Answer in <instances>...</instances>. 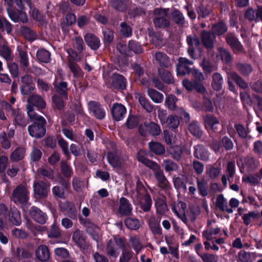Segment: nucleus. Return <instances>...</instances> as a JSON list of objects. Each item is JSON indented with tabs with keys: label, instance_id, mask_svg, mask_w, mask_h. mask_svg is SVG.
<instances>
[{
	"label": "nucleus",
	"instance_id": "nucleus-10",
	"mask_svg": "<svg viewBox=\"0 0 262 262\" xmlns=\"http://www.w3.org/2000/svg\"><path fill=\"white\" fill-rule=\"evenodd\" d=\"M79 220L80 223L86 228V232L92 236L94 240L97 241L99 228L87 219L80 217Z\"/></svg>",
	"mask_w": 262,
	"mask_h": 262
},
{
	"label": "nucleus",
	"instance_id": "nucleus-41",
	"mask_svg": "<svg viewBox=\"0 0 262 262\" xmlns=\"http://www.w3.org/2000/svg\"><path fill=\"white\" fill-rule=\"evenodd\" d=\"M188 129L192 135L197 138H201L203 135V132L196 121H193L189 124Z\"/></svg>",
	"mask_w": 262,
	"mask_h": 262
},
{
	"label": "nucleus",
	"instance_id": "nucleus-34",
	"mask_svg": "<svg viewBox=\"0 0 262 262\" xmlns=\"http://www.w3.org/2000/svg\"><path fill=\"white\" fill-rule=\"evenodd\" d=\"M159 75L161 79L166 84H173L174 83V79L171 73L165 69H159Z\"/></svg>",
	"mask_w": 262,
	"mask_h": 262
},
{
	"label": "nucleus",
	"instance_id": "nucleus-24",
	"mask_svg": "<svg viewBox=\"0 0 262 262\" xmlns=\"http://www.w3.org/2000/svg\"><path fill=\"white\" fill-rule=\"evenodd\" d=\"M193 156L196 159L205 161L209 159V153L203 145L200 144L196 145L193 147Z\"/></svg>",
	"mask_w": 262,
	"mask_h": 262
},
{
	"label": "nucleus",
	"instance_id": "nucleus-57",
	"mask_svg": "<svg viewBox=\"0 0 262 262\" xmlns=\"http://www.w3.org/2000/svg\"><path fill=\"white\" fill-rule=\"evenodd\" d=\"M258 217V214L254 211L249 212L244 214L242 219L245 225H248Z\"/></svg>",
	"mask_w": 262,
	"mask_h": 262
},
{
	"label": "nucleus",
	"instance_id": "nucleus-18",
	"mask_svg": "<svg viewBox=\"0 0 262 262\" xmlns=\"http://www.w3.org/2000/svg\"><path fill=\"white\" fill-rule=\"evenodd\" d=\"M111 113L113 118L117 121L123 119L126 113L125 106L120 103H114L111 109Z\"/></svg>",
	"mask_w": 262,
	"mask_h": 262
},
{
	"label": "nucleus",
	"instance_id": "nucleus-46",
	"mask_svg": "<svg viewBox=\"0 0 262 262\" xmlns=\"http://www.w3.org/2000/svg\"><path fill=\"white\" fill-rule=\"evenodd\" d=\"M228 30V27L222 21L214 24L212 27V32L215 35H221L225 33Z\"/></svg>",
	"mask_w": 262,
	"mask_h": 262
},
{
	"label": "nucleus",
	"instance_id": "nucleus-53",
	"mask_svg": "<svg viewBox=\"0 0 262 262\" xmlns=\"http://www.w3.org/2000/svg\"><path fill=\"white\" fill-rule=\"evenodd\" d=\"M126 227L131 230H137L140 228V225L138 219L127 217L124 220Z\"/></svg>",
	"mask_w": 262,
	"mask_h": 262
},
{
	"label": "nucleus",
	"instance_id": "nucleus-48",
	"mask_svg": "<svg viewBox=\"0 0 262 262\" xmlns=\"http://www.w3.org/2000/svg\"><path fill=\"white\" fill-rule=\"evenodd\" d=\"M141 118L140 116H136L134 115H130L126 122V125L128 128L132 129L136 127Z\"/></svg>",
	"mask_w": 262,
	"mask_h": 262
},
{
	"label": "nucleus",
	"instance_id": "nucleus-52",
	"mask_svg": "<svg viewBox=\"0 0 262 262\" xmlns=\"http://www.w3.org/2000/svg\"><path fill=\"white\" fill-rule=\"evenodd\" d=\"M36 57L39 61L48 63L50 60V53L46 50L40 49L37 52Z\"/></svg>",
	"mask_w": 262,
	"mask_h": 262
},
{
	"label": "nucleus",
	"instance_id": "nucleus-20",
	"mask_svg": "<svg viewBox=\"0 0 262 262\" xmlns=\"http://www.w3.org/2000/svg\"><path fill=\"white\" fill-rule=\"evenodd\" d=\"M13 118L14 125L23 128H25L28 123L27 119L25 115L19 110L13 111V113L11 114Z\"/></svg>",
	"mask_w": 262,
	"mask_h": 262
},
{
	"label": "nucleus",
	"instance_id": "nucleus-59",
	"mask_svg": "<svg viewBox=\"0 0 262 262\" xmlns=\"http://www.w3.org/2000/svg\"><path fill=\"white\" fill-rule=\"evenodd\" d=\"M20 31L23 36L28 40H34L36 38V34L34 31L26 26H22Z\"/></svg>",
	"mask_w": 262,
	"mask_h": 262
},
{
	"label": "nucleus",
	"instance_id": "nucleus-23",
	"mask_svg": "<svg viewBox=\"0 0 262 262\" xmlns=\"http://www.w3.org/2000/svg\"><path fill=\"white\" fill-rule=\"evenodd\" d=\"M60 183L63 187L59 186H54L52 188V193L55 197L64 199L66 198L65 189H67L69 187L70 184L64 179L62 180Z\"/></svg>",
	"mask_w": 262,
	"mask_h": 262
},
{
	"label": "nucleus",
	"instance_id": "nucleus-35",
	"mask_svg": "<svg viewBox=\"0 0 262 262\" xmlns=\"http://www.w3.org/2000/svg\"><path fill=\"white\" fill-rule=\"evenodd\" d=\"M253 252H248L245 250L241 251L238 254V260L241 262H253L256 257Z\"/></svg>",
	"mask_w": 262,
	"mask_h": 262
},
{
	"label": "nucleus",
	"instance_id": "nucleus-30",
	"mask_svg": "<svg viewBox=\"0 0 262 262\" xmlns=\"http://www.w3.org/2000/svg\"><path fill=\"white\" fill-rule=\"evenodd\" d=\"M171 19L176 25L182 27L185 24V18L179 10L174 9L171 12Z\"/></svg>",
	"mask_w": 262,
	"mask_h": 262
},
{
	"label": "nucleus",
	"instance_id": "nucleus-39",
	"mask_svg": "<svg viewBox=\"0 0 262 262\" xmlns=\"http://www.w3.org/2000/svg\"><path fill=\"white\" fill-rule=\"evenodd\" d=\"M196 183L199 194L203 197L206 196L208 194V185L204 179L197 178Z\"/></svg>",
	"mask_w": 262,
	"mask_h": 262
},
{
	"label": "nucleus",
	"instance_id": "nucleus-3",
	"mask_svg": "<svg viewBox=\"0 0 262 262\" xmlns=\"http://www.w3.org/2000/svg\"><path fill=\"white\" fill-rule=\"evenodd\" d=\"M117 246L121 249L125 248L126 247L125 238L114 236L112 239H110L106 246V254L114 258L117 257L119 252Z\"/></svg>",
	"mask_w": 262,
	"mask_h": 262
},
{
	"label": "nucleus",
	"instance_id": "nucleus-5",
	"mask_svg": "<svg viewBox=\"0 0 262 262\" xmlns=\"http://www.w3.org/2000/svg\"><path fill=\"white\" fill-rule=\"evenodd\" d=\"M11 200L16 204L26 203L29 200V191L27 188L21 184L18 185L12 191Z\"/></svg>",
	"mask_w": 262,
	"mask_h": 262
},
{
	"label": "nucleus",
	"instance_id": "nucleus-16",
	"mask_svg": "<svg viewBox=\"0 0 262 262\" xmlns=\"http://www.w3.org/2000/svg\"><path fill=\"white\" fill-rule=\"evenodd\" d=\"M132 206L129 201L124 197L119 200V205L118 209L121 216H130L132 214Z\"/></svg>",
	"mask_w": 262,
	"mask_h": 262
},
{
	"label": "nucleus",
	"instance_id": "nucleus-22",
	"mask_svg": "<svg viewBox=\"0 0 262 262\" xmlns=\"http://www.w3.org/2000/svg\"><path fill=\"white\" fill-rule=\"evenodd\" d=\"M37 258L41 261L47 262L50 257V253L48 247L44 245H39L36 250Z\"/></svg>",
	"mask_w": 262,
	"mask_h": 262
},
{
	"label": "nucleus",
	"instance_id": "nucleus-38",
	"mask_svg": "<svg viewBox=\"0 0 262 262\" xmlns=\"http://www.w3.org/2000/svg\"><path fill=\"white\" fill-rule=\"evenodd\" d=\"M147 94L152 101L156 103H161L163 101V95L154 89H148Z\"/></svg>",
	"mask_w": 262,
	"mask_h": 262
},
{
	"label": "nucleus",
	"instance_id": "nucleus-33",
	"mask_svg": "<svg viewBox=\"0 0 262 262\" xmlns=\"http://www.w3.org/2000/svg\"><path fill=\"white\" fill-rule=\"evenodd\" d=\"M137 158L139 161L141 162L147 167L153 170L154 172L158 170L160 168H161L157 163L146 158L145 157L140 154L139 153L138 154Z\"/></svg>",
	"mask_w": 262,
	"mask_h": 262
},
{
	"label": "nucleus",
	"instance_id": "nucleus-42",
	"mask_svg": "<svg viewBox=\"0 0 262 262\" xmlns=\"http://www.w3.org/2000/svg\"><path fill=\"white\" fill-rule=\"evenodd\" d=\"M177 101L178 99L174 95L170 94L165 99V105L171 111H177L178 110L176 105Z\"/></svg>",
	"mask_w": 262,
	"mask_h": 262
},
{
	"label": "nucleus",
	"instance_id": "nucleus-17",
	"mask_svg": "<svg viewBox=\"0 0 262 262\" xmlns=\"http://www.w3.org/2000/svg\"><path fill=\"white\" fill-rule=\"evenodd\" d=\"M187 42L188 45L187 49L188 53L190 56L195 59L194 47H198L200 45V41L199 37L195 34L190 35L187 37Z\"/></svg>",
	"mask_w": 262,
	"mask_h": 262
},
{
	"label": "nucleus",
	"instance_id": "nucleus-40",
	"mask_svg": "<svg viewBox=\"0 0 262 262\" xmlns=\"http://www.w3.org/2000/svg\"><path fill=\"white\" fill-rule=\"evenodd\" d=\"M0 55L7 62L12 61L14 57L11 49L7 45H3L0 49Z\"/></svg>",
	"mask_w": 262,
	"mask_h": 262
},
{
	"label": "nucleus",
	"instance_id": "nucleus-8",
	"mask_svg": "<svg viewBox=\"0 0 262 262\" xmlns=\"http://www.w3.org/2000/svg\"><path fill=\"white\" fill-rule=\"evenodd\" d=\"M20 82L22 83L20 87L21 94L29 95L34 90L35 87L32 85L33 78L31 75L26 74L21 76Z\"/></svg>",
	"mask_w": 262,
	"mask_h": 262
},
{
	"label": "nucleus",
	"instance_id": "nucleus-49",
	"mask_svg": "<svg viewBox=\"0 0 262 262\" xmlns=\"http://www.w3.org/2000/svg\"><path fill=\"white\" fill-rule=\"evenodd\" d=\"M68 64L74 77H78L81 76L82 71L81 68L75 61H73L72 59H68Z\"/></svg>",
	"mask_w": 262,
	"mask_h": 262
},
{
	"label": "nucleus",
	"instance_id": "nucleus-27",
	"mask_svg": "<svg viewBox=\"0 0 262 262\" xmlns=\"http://www.w3.org/2000/svg\"><path fill=\"white\" fill-rule=\"evenodd\" d=\"M186 206V203L180 202L177 204V207L173 206L172 208V211L177 215V216L185 223H186L187 222V219L185 214Z\"/></svg>",
	"mask_w": 262,
	"mask_h": 262
},
{
	"label": "nucleus",
	"instance_id": "nucleus-11",
	"mask_svg": "<svg viewBox=\"0 0 262 262\" xmlns=\"http://www.w3.org/2000/svg\"><path fill=\"white\" fill-rule=\"evenodd\" d=\"M88 108L93 115L99 120L103 119L105 116V112L101 105L96 101H91L88 103Z\"/></svg>",
	"mask_w": 262,
	"mask_h": 262
},
{
	"label": "nucleus",
	"instance_id": "nucleus-7",
	"mask_svg": "<svg viewBox=\"0 0 262 262\" xmlns=\"http://www.w3.org/2000/svg\"><path fill=\"white\" fill-rule=\"evenodd\" d=\"M28 104L27 105V114L28 115V111L31 110L33 114H36L34 112L33 106H36L40 108H45L46 107V102L41 97L37 94H32L29 96L27 99Z\"/></svg>",
	"mask_w": 262,
	"mask_h": 262
},
{
	"label": "nucleus",
	"instance_id": "nucleus-6",
	"mask_svg": "<svg viewBox=\"0 0 262 262\" xmlns=\"http://www.w3.org/2000/svg\"><path fill=\"white\" fill-rule=\"evenodd\" d=\"M50 183L41 180L35 181L33 183L34 195L38 199H45L48 194Z\"/></svg>",
	"mask_w": 262,
	"mask_h": 262
},
{
	"label": "nucleus",
	"instance_id": "nucleus-15",
	"mask_svg": "<svg viewBox=\"0 0 262 262\" xmlns=\"http://www.w3.org/2000/svg\"><path fill=\"white\" fill-rule=\"evenodd\" d=\"M29 214L34 221L40 224H45L47 220L46 214L35 206L30 208Z\"/></svg>",
	"mask_w": 262,
	"mask_h": 262
},
{
	"label": "nucleus",
	"instance_id": "nucleus-45",
	"mask_svg": "<svg viewBox=\"0 0 262 262\" xmlns=\"http://www.w3.org/2000/svg\"><path fill=\"white\" fill-rule=\"evenodd\" d=\"M150 150L156 155H161L165 153V150L164 146L157 142H151L148 144Z\"/></svg>",
	"mask_w": 262,
	"mask_h": 262
},
{
	"label": "nucleus",
	"instance_id": "nucleus-55",
	"mask_svg": "<svg viewBox=\"0 0 262 262\" xmlns=\"http://www.w3.org/2000/svg\"><path fill=\"white\" fill-rule=\"evenodd\" d=\"M7 66L9 72L13 78H16L19 75L18 65L15 62H7Z\"/></svg>",
	"mask_w": 262,
	"mask_h": 262
},
{
	"label": "nucleus",
	"instance_id": "nucleus-14",
	"mask_svg": "<svg viewBox=\"0 0 262 262\" xmlns=\"http://www.w3.org/2000/svg\"><path fill=\"white\" fill-rule=\"evenodd\" d=\"M156 62L161 68L168 69L172 64V62L168 55L164 52L157 51L154 54Z\"/></svg>",
	"mask_w": 262,
	"mask_h": 262
},
{
	"label": "nucleus",
	"instance_id": "nucleus-28",
	"mask_svg": "<svg viewBox=\"0 0 262 262\" xmlns=\"http://www.w3.org/2000/svg\"><path fill=\"white\" fill-rule=\"evenodd\" d=\"M154 175L158 181V186L160 187L163 189H166L169 188V184L164 175L163 171L161 168L154 172Z\"/></svg>",
	"mask_w": 262,
	"mask_h": 262
},
{
	"label": "nucleus",
	"instance_id": "nucleus-13",
	"mask_svg": "<svg viewBox=\"0 0 262 262\" xmlns=\"http://www.w3.org/2000/svg\"><path fill=\"white\" fill-rule=\"evenodd\" d=\"M7 11L9 17L15 23L20 21L23 23H26L28 21L26 13L22 11L14 10L12 7H7Z\"/></svg>",
	"mask_w": 262,
	"mask_h": 262
},
{
	"label": "nucleus",
	"instance_id": "nucleus-32",
	"mask_svg": "<svg viewBox=\"0 0 262 262\" xmlns=\"http://www.w3.org/2000/svg\"><path fill=\"white\" fill-rule=\"evenodd\" d=\"M26 152L25 148L18 147L11 154L10 159L12 162H17L21 160L24 158Z\"/></svg>",
	"mask_w": 262,
	"mask_h": 262
},
{
	"label": "nucleus",
	"instance_id": "nucleus-2",
	"mask_svg": "<svg viewBox=\"0 0 262 262\" xmlns=\"http://www.w3.org/2000/svg\"><path fill=\"white\" fill-rule=\"evenodd\" d=\"M168 8H157L153 10V23L156 28L165 29L170 26V20L167 18Z\"/></svg>",
	"mask_w": 262,
	"mask_h": 262
},
{
	"label": "nucleus",
	"instance_id": "nucleus-54",
	"mask_svg": "<svg viewBox=\"0 0 262 262\" xmlns=\"http://www.w3.org/2000/svg\"><path fill=\"white\" fill-rule=\"evenodd\" d=\"M152 201L150 195L146 193L144 195L143 201L141 202V207L145 211H148L151 208Z\"/></svg>",
	"mask_w": 262,
	"mask_h": 262
},
{
	"label": "nucleus",
	"instance_id": "nucleus-1",
	"mask_svg": "<svg viewBox=\"0 0 262 262\" xmlns=\"http://www.w3.org/2000/svg\"><path fill=\"white\" fill-rule=\"evenodd\" d=\"M28 117L34 123L29 125L28 130L29 135L35 138H41L46 134L45 119L37 114H33L31 110L28 111Z\"/></svg>",
	"mask_w": 262,
	"mask_h": 262
},
{
	"label": "nucleus",
	"instance_id": "nucleus-51",
	"mask_svg": "<svg viewBox=\"0 0 262 262\" xmlns=\"http://www.w3.org/2000/svg\"><path fill=\"white\" fill-rule=\"evenodd\" d=\"M10 222L15 226L19 225L21 223L19 212L15 208L11 209L9 214Z\"/></svg>",
	"mask_w": 262,
	"mask_h": 262
},
{
	"label": "nucleus",
	"instance_id": "nucleus-47",
	"mask_svg": "<svg viewBox=\"0 0 262 262\" xmlns=\"http://www.w3.org/2000/svg\"><path fill=\"white\" fill-rule=\"evenodd\" d=\"M138 96V101L142 107L148 113L152 112L154 110V105L145 96L139 94Z\"/></svg>",
	"mask_w": 262,
	"mask_h": 262
},
{
	"label": "nucleus",
	"instance_id": "nucleus-25",
	"mask_svg": "<svg viewBox=\"0 0 262 262\" xmlns=\"http://www.w3.org/2000/svg\"><path fill=\"white\" fill-rule=\"evenodd\" d=\"M160 218L151 215L148 220V224L152 233L154 234L161 235L162 230L160 225Z\"/></svg>",
	"mask_w": 262,
	"mask_h": 262
},
{
	"label": "nucleus",
	"instance_id": "nucleus-58",
	"mask_svg": "<svg viewBox=\"0 0 262 262\" xmlns=\"http://www.w3.org/2000/svg\"><path fill=\"white\" fill-rule=\"evenodd\" d=\"M63 99L62 96L55 94L52 97V102L54 106L58 110H62L64 107Z\"/></svg>",
	"mask_w": 262,
	"mask_h": 262
},
{
	"label": "nucleus",
	"instance_id": "nucleus-64",
	"mask_svg": "<svg viewBox=\"0 0 262 262\" xmlns=\"http://www.w3.org/2000/svg\"><path fill=\"white\" fill-rule=\"evenodd\" d=\"M110 4L114 9L119 11L123 12L127 9L126 4L121 0H112Z\"/></svg>",
	"mask_w": 262,
	"mask_h": 262
},
{
	"label": "nucleus",
	"instance_id": "nucleus-19",
	"mask_svg": "<svg viewBox=\"0 0 262 262\" xmlns=\"http://www.w3.org/2000/svg\"><path fill=\"white\" fill-rule=\"evenodd\" d=\"M53 85L55 91L57 93L56 94L62 96L65 99H68V91L69 89L67 82L62 81H58V79L56 78L53 83Z\"/></svg>",
	"mask_w": 262,
	"mask_h": 262
},
{
	"label": "nucleus",
	"instance_id": "nucleus-43",
	"mask_svg": "<svg viewBox=\"0 0 262 262\" xmlns=\"http://www.w3.org/2000/svg\"><path fill=\"white\" fill-rule=\"evenodd\" d=\"M223 83V78L220 74L215 73L212 75V82L211 85L214 90L216 91H220L222 88Z\"/></svg>",
	"mask_w": 262,
	"mask_h": 262
},
{
	"label": "nucleus",
	"instance_id": "nucleus-21",
	"mask_svg": "<svg viewBox=\"0 0 262 262\" xmlns=\"http://www.w3.org/2000/svg\"><path fill=\"white\" fill-rule=\"evenodd\" d=\"M201 39L205 48L207 49H212L214 47L215 36L212 32L204 30L202 32Z\"/></svg>",
	"mask_w": 262,
	"mask_h": 262
},
{
	"label": "nucleus",
	"instance_id": "nucleus-56",
	"mask_svg": "<svg viewBox=\"0 0 262 262\" xmlns=\"http://www.w3.org/2000/svg\"><path fill=\"white\" fill-rule=\"evenodd\" d=\"M72 239L78 245L81 246L83 244L85 238L82 232L79 229H76L73 233Z\"/></svg>",
	"mask_w": 262,
	"mask_h": 262
},
{
	"label": "nucleus",
	"instance_id": "nucleus-50",
	"mask_svg": "<svg viewBox=\"0 0 262 262\" xmlns=\"http://www.w3.org/2000/svg\"><path fill=\"white\" fill-rule=\"evenodd\" d=\"M145 127L149 133L152 136H158L161 133V128L159 125L154 122H151L148 124L145 123Z\"/></svg>",
	"mask_w": 262,
	"mask_h": 262
},
{
	"label": "nucleus",
	"instance_id": "nucleus-44",
	"mask_svg": "<svg viewBox=\"0 0 262 262\" xmlns=\"http://www.w3.org/2000/svg\"><path fill=\"white\" fill-rule=\"evenodd\" d=\"M215 205L222 211L229 212L227 201L223 194H220L217 196L216 199Z\"/></svg>",
	"mask_w": 262,
	"mask_h": 262
},
{
	"label": "nucleus",
	"instance_id": "nucleus-26",
	"mask_svg": "<svg viewBox=\"0 0 262 262\" xmlns=\"http://www.w3.org/2000/svg\"><path fill=\"white\" fill-rule=\"evenodd\" d=\"M149 36L151 37V42L156 48H161L165 45L163 35L161 32H149Z\"/></svg>",
	"mask_w": 262,
	"mask_h": 262
},
{
	"label": "nucleus",
	"instance_id": "nucleus-62",
	"mask_svg": "<svg viewBox=\"0 0 262 262\" xmlns=\"http://www.w3.org/2000/svg\"><path fill=\"white\" fill-rule=\"evenodd\" d=\"M9 139L5 132H3L0 134V143L2 147L5 149H8L11 147V144Z\"/></svg>",
	"mask_w": 262,
	"mask_h": 262
},
{
	"label": "nucleus",
	"instance_id": "nucleus-36",
	"mask_svg": "<svg viewBox=\"0 0 262 262\" xmlns=\"http://www.w3.org/2000/svg\"><path fill=\"white\" fill-rule=\"evenodd\" d=\"M17 51L20 65L24 69L28 68L29 65V61L26 51L18 47Z\"/></svg>",
	"mask_w": 262,
	"mask_h": 262
},
{
	"label": "nucleus",
	"instance_id": "nucleus-9",
	"mask_svg": "<svg viewBox=\"0 0 262 262\" xmlns=\"http://www.w3.org/2000/svg\"><path fill=\"white\" fill-rule=\"evenodd\" d=\"M108 83L111 88L123 90L126 88L125 78L119 74H113L110 77Z\"/></svg>",
	"mask_w": 262,
	"mask_h": 262
},
{
	"label": "nucleus",
	"instance_id": "nucleus-60",
	"mask_svg": "<svg viewBox=\"0 0 262 262\" xmlns=\"http://www.w3.org/2000/svg\"><path fill=\"white\" fill-rule=\"evenodd\" d=\"M179 124V120L177 116L169 115L167 117V120L165 125L169 128L175 129Z\"/></svg>",
	"mask_w": 262,
	"mask_h": 262
},
{
	"label": "nucleus",
	"instance_id": "nucleus-31",
	"mask_svg": "<svg viewBox=\"0 0 262 262\" xmlns=\"http://www.w3.org/2000/svg\"><path fill=\"white\" fill-rule=\"evenodd\" d=\"M204 121L206 126L211 128L212 130H217L220 123L217 119L211 115H207L203 117Z\"/></svg>",
	"mask_w": 262,
	"mask_h": 262
},
{
	"label": "nucleus",
	"instance_id": "nucleus-63",
	"mask_svg": "<svg viewBox=\"0 0 262 262\" xmlns=\"http://www.w3.org/2000/svg\"><path fill=\"white\" fill-rule=\"evenodd\" d=\"M129 241L133 249L138 253L143 247L139 238L136 236H132L129 237Z\"/></svg>",
	"mask_w": 262,
	"mask_h": 262
},
{
	"label": "nucleus",
	"instance_id": "nucleus-4",
	"mask_svg": "<svg viewBox=\"0 0 262 262\" xmlns=\"http://www.w3.org/2000/svg\"><path fill=\"white\" fill-rule=\"evenodd\" d=\"M107 159L108 163L114 168L121 169L124 167L128 157L125 155H121L118 150H115L107 153Z\"/></svg>",
	"mask_w": 262,
	"mask_h": 262
},
{
	"label": "nucleus",
	"instance_id": "nucleus-37",
	"mask_svg": "<svg viewBox=\"0 0 262 262\" xmlns=\"http://www.w3.org/2000/svg\"><path fill=\"white\" fill-rule=\"evenodd\" d=\"M157 213L163 215L168 211V209L166 202L164 199L158 198L155 203Z\"/></svg>",
	"mask_w": 262,
	"mask_h": 262
},
{
	"label": "nucleus",
	"instance_id": "nucleus-29",
	"mask_svg": "<svg viewBox=\"0 0 262 262\" xmlns=\"http://www.w3.org/2000/svg\"><path fill=\"white\" fill-rule=\"evenodd\" d=\"M85 41L89 47L93 50H97L100 45L99 39L94 34L91 33L86 34L84 36Z\"/></svg>",
	"mask_w": 262,
	"mask_h": 262
},
{
	"label": "nucleus",
	"instance_id": "nucleus-12",
	"mask_svg": "<svg viewBox=\"0 0 262 262\" xmlns=\"http://www.w3.org/2000/svg\"><path fill=\"white\" fill-rule=\"evenodd\" d=\"M193 61L185 57H180L177 65V70L180 75H185L191 72L190 66L193 64Z\"/></svg>",
	"mask_w": 262,
	"mask_h": 262
},
{
	"label": "nucleus",
	"instance_id": "nucleus-61",
	"mask_svg": "<svg viewBox=\"0 0 262 262\" xmlns=\"http://www.w3.org/2000/svg\"><path fill=\"white\" fill-rule=\"evenodd\" d=\"M72 186L74 190L80 192L84 187V183L80 178L74 177L72 180Z\"/></svg>",
	"mask_w": 262,
	"mask_h": 262
}]
</instances>
